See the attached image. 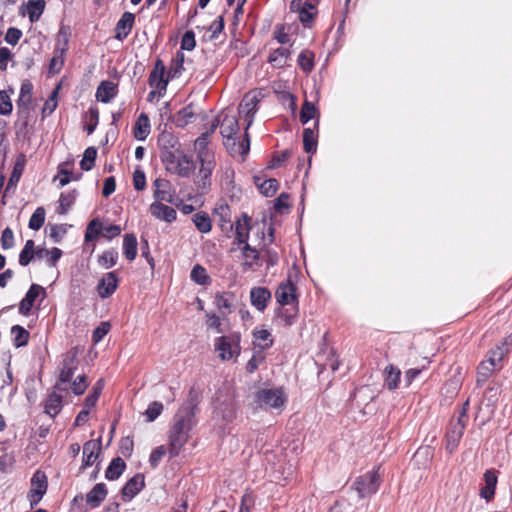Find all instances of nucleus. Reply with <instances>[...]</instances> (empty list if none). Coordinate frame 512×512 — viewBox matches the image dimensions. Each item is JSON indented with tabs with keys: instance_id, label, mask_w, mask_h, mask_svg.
Segmentation results:
<instances>
[{
	"instance_id": "f257e3e1",
	"label": "nucleus",
	"mask_w": 512,
	"mask_h": 512,
	"mask_svg": "<svg viewBox=\"0 0 512 512\" xmlns=\"http://www.w3.org/2000/svg\"><path fill=\"white\" fill-rule=\"evenodd\" d=\"M192 412L178 410L173 417V424L169 430L170 457L179 455L182 447L188 442L189 433L193 426Z\"/></svg>"
},
{
	"instance_id": "f03ea898",
	"label": "nucleus",
	"mask_w": 512,
	"mask_h": 512,
	"mask_svg": "<svg viewBox=\"0 0 512 512\" xmlns=\"http://www.w3.org/2000/svg\"><path fill=\"white\" fill-rule=\"evenodd\" d=\"M380 466L374 467L371 471L357 477L353 483V489L359 498L370 497L375 494L381 483Z\"/></svg>"
},
{
	"instance_id": "7ed1b4c3",
	"label": "nucleus",
	"mask_w": 512,
	"mask_h": 512,
	"mask_svg": "<svg viewBox=\"0 0 512 512\" xmlns=\"http://www.w3.org/2000/svg\"><path fill=\"white\" fill-rule=\"evenodd\" d=\"M214 120H218L220 126V133L224 139V145L226 149L229 151L231 155L236 153V139L234 135L239 131V123L236 115L229 113H222L218 118Z\"/></svg>"
},
{
	"instance_id": "20e7f679",
	"label": "nucleus",
	"mask_w": 512,
	"mask_h": 512,
	"mask_svg": "<svg viewBox=\"0 0 512 512\" xmlns=\"http://www.w3.org/2000/svg\"><path fill=\"white\" fill-rule=\"evenodd\" d=\"M287 401V397L281 388H267L257 391L255 402L261 409H280L282 410Z\"/></svg>"
},
{
	"instance_id": "39448f33",
	"label": "nucleus",
	"mask_w": 512,
	"mask_h": 512,
	"mask_svg": "<svg viewBox=\"0 0 512 512\" xmlns=\"http://www.w3.org/2000/svg\"><path fill=\"white\" fill-rule=\"evenodd\" d=\"M215 349L222 360H230L240 354V335L231 334L218 337L215 341Z\"/></svg>"
},
{
	"instance_id": "423d86ee",
	"label": "nucleus",
	"mask_w": 512,
	"mask_h": 512,
	"mask_svg": "<svg viewBox=\"0 0 512 512\" xmlns=\"http://www.w3.org/2000/svg\"><path fill=\"white\" fill-rule=\"evenodd\" d=\"M47 476L44 472L37 470L31 478V489L29 499L31 507L37 505L47 491Z\"/></svg>"
},
{
	"instance_id": "0eeeda50",
	"label": "nucleus",
	"mask_w": 512,
	"mask_h": 512,
	"mask_svg": "<svg viewBox=\"0 0 512 512\" xmlns=\"http://www.w3.org/2000/svg\"><path fill=\"white\" fill-rule=\"evenodd\" d=\"M258 102V95L254 92H249L245 94L239 105V115L243 117L246 122V130H248L253 123L254 115L257 112Z\"/></svg>"
},
{
	"instance_id": "6e6552de",
	"label": "nucleus",
	"mask_w": 512,
	"mask_h": 512,
	"mask_svg": "<svg viewBox=\"0 0 512 512\" xmlns=\"http://www.w3.org/2000/svg\"><path fill=\"white\" fill-rule=\"evenodd\" d=\"M200 168L195 179V184L199 189L206 190L211 185V175L215 168V157L198 159Z\"/></svg>"
},
{
	"instance_id": "1a4fd4ad",
	"label": "nucleus",
	"mask_w": 512,
	"mask_h": 512,
	"mask_svg": "<svg viewBox=\"0 0 512 512\" xmlns=\"http://www.w3.org/2000/svg\"><path fill=\"white\" fill-rule=\"evenodd\" d=\"M77 369V362H76V353L75 352H68L63 360L62 363V369L59 375V382H57L54 386V389L56 390H64L61 388L60 383H68L71 381L75 370Z\"/></svg>"
},
{
	"instance_id": "9d476101",
	"label": "nucleus",
	"mask_w": 512,
	"mask_h": 512,
	"mask_svg": "<svg viewBox=\"0 0 512 512\" xmlns=\"http://www.w3.org/2000/svg\"><path fill=\"white\" fill-rule=\"evenodd\" d=\"M145 487V477L141 473L131 477L121 489V497L124 502L131 501Z\"/></svg>"
},
{
	"instance_id": "9b49d317",
	"label": "nucleus",
	"mask_w": 512,
	"mask_h": 512,
	"mask_svg": "<svg viewBox=\"0 0 512 512\" xmlns=\"http://www.w3.org/2000/svg\"><path fill=\"white\" fill-rule=\"evenodd\" d=\"M195 170V163L191 156L183 153L177 161L166 171L179 177H190Z\"/></svg>"
},
{
	"instance_id": "f8f14e48",
	"label": "nucleus",
	"mask_w": 512,
	"mask_h": 512,
	"mask_svg": "<svg viewBox=\"0 0 512 512\" xmlns=\"http://www.w3.org/2000/svg\"><path fill=\"white\" fill-rule=\"evenodd\" d=\"M219 121L213 120L209 130L202 133L195 140V149L197 150V159L214 157V153L208 149L209 137L215 132Z\"/></svg>"
},
{
	"instance_id": "ddd939ff",
	"label": "nucleus",
	"mask_w": 512,
	"mask_h": 512,
	"mask_svg": "<svg viewBox=\"0 0 512 512\" xmlns=\"http://www.w3.org/2000/svg\"><path fill=\"white\" fill-rule=\"evenodd\" d=\"M152 187L155 201L173 203L174 194L171 191V183L169 180L156 178L152 183Z\"/></svg>"
},
{
	"instance_id": "4468645a",
	"label": "nucleus",
	"mask_w": 512,
	"mask_h": 512,
	"mask_svg": "<svg viewBox=\"0 0 512 512\" xmlns=\"http://www.w3.org/2000/svg\"><path fill=\"white\" fill-rule=\"evenodd\" d=\"M33 85L29 80L22 82L19 97L16 101L17 112L19 115H27L32 103Z\"/></svg>"
},
{
	"instance_id": "2eb2a0df",
	"label": "nucleus",
	"mask_w": 512,
	"mask_h": 512,
	"mask_svg": "<svg viewBox=\"0 0 512 512\" xmlns=\"http://www.w3.org/2000/svg\"><path fill=\"white\" fill-rule=\"evenodd\" d=\"M119 279L115 272L106 273L98 282L97 292L100 298L110 297L117 289Z\"/></svg>"
},
{
	"instance_id": "dca6fc26",
	"label": "nucleus",
	"mask_w": 512,
	"mask_h": 512,
	"mask_svg": "<svg viewBox=\"0 0 512 512\" xmlns=\"http://www.w3.org/2000/svg\"><path fill=\"white\" fill-rule=\"evenodd\" d=\"M165 65L162 60L157 59L152 72L149 75V85L161 91H166L168 80L165 79Z\"/></svg>"
},
{
	"instance_id": "f3484780",
	"label": "nucleus",
	"mask_w": 512,
	"mask_h": 512,
	"mask_svg": "<svg viewBox=\"0 0 512 512\" xmlns=\"http://www.w3.org/2000/svg\"><path fill=\"white\" fill-rule=\"evenodd\" d=\"M43 293L45 296V289L38 285V284H32L28 291L25 294V297L20 301L19 304V313L28 316L31 312V309L34 305V302L36 298L39 296L40 293Z\"/></svg>"
},
{
	"instance_id": "a211bd4d",
	"label": "nucleus",
	"mask_w": 512,
	"mask_h": 512,
	"mask_svg": "<svg viewBox=\"0 0 512 512\" xmlns=\"http://www.w3.org/2000/svg\"><path fill=\"white\" fill-rule=\"evenodd\" d=\"M150 213L156 219L171 223L176 220L177 212L174 208L163 204V202L154 201L149 207Z\"/></svg>"
},
{
	"instance_id": "6ab92c4d",
	"label": "nucleus",
	"mask_w": 512,
	"mask_h": 512,
	"mask_svg": "<svg viewBox=\"0 0 512 512\" xmlns=\"http://www.w3.org/2000/svg\"><path fill=\"white\" fill-rule=\"evenodd\" d=\"M271 297V292L266 287H253L250 291L251 304L261 312L266 309Z\"/></svg>"
},
{
	"instance_id": "aec40b11",
	"label": "nucleus",
	"mask_w": 512,
	"mask_h": 512,
	"mask_svg": "<svg viewBox=\"0 0 512 512\" xmlns=\"http://www.w3.org/2000/svg\"><path fill=\"white\" fill-rule=\"evenodd\" d=\"M135 21V16L131 12H124L118 20L115 27V38L123 41L130 34Z\"/></svg>"
},
{
	"instance_id": "412c9836",
	"label": "nucleus",
	"mask_w": 512,
	"mask_h": 512,
	"mask_svg": "<svg viewBox=\"0 0 512 512\" xmlns=\"http://www.w3.org/2000/svg\"><path fill=\"white\" fill-rule=\"evenodd\" d=\"M251 230V218L247 214H243L242 218L236 222L235 225V240L238 245L248 244V239Z\"/></svg>"
},
{
	"instance_id": "4be33fe9",
	"label": "nucleus",
	"mask_w": 512,
	"mask_h": 512,
	"mask_svg": "<svg viewBox=\"0 0 512 512\" xmlns=\"http://www.w3.org/2000/svg\"><path fill=\"white\" fill-rule=\"evenodd\" d=\"M295 291L296 287L290 280L281 283L275 293L277 302L280 305L292 303L296 298Z\"/></svg>"
},
{
	"instance_id": "5701e85b",
	"label": "nucleus",
	"mask_w": 512,
	"mask_h": 512,
	"mask_svg": "<svg viewBox=\"0 0 512 512\" xmlns=\"http://www.w3.org/2000/svg\"><path fill=\"white\" fill-rule=\"evenodd\" d=\"M108 494L107 487L104 483H97L91 491L86 494V503L91 508H97L105 500Z\"/></svg>"
},
{
	"instance_id": "b1692460",
	"label": "nucleus",
	"mask_w": 512,
	"mask_h": 512,
	"mask_svg": "<svg viewBox=\"0 0 512 512\" xmlns=\"http://www.w3.org/2000/svg\"><path fill=\"white\" fill-rule=\"evenodd\" d=\"M498 482L494 470H486L484 473V486L480 489V496L489 501L494 497L496 485Z\"/></svg>"
},
{
	"instance_id": "393cba45",
	"label": "nucleus",
	"mask_w": 512,
	"mask_h": 512,
	"mask_svg": "<svg viewBox=\"0 0 512 512\" xmlns=\"http://www.w3.org/2000/svg\"><path fill=\"white\" fill-rule=\"evenodd\" d=\"M384 387L393 391L398 388L401 380V370L393 364L385 367L383 371Z\"/></svg>"
},
{
	"instance_id": "a878e982",
	"label": "nucleus",
	"mask_w": 512,
	"mask_h": 512,
	"mask_svg": "<svg viewBox=\"0 0 512 512\" xmlns=\"http://www.w3.org/2000/svg\"><path fill=\"white\" fill-rule=\"evenodd\" d=\"M117 94V86L112 81H102L96 91V99L102 103L110 102Z\"/></svg>"
},
{
	"instance_id": "bb28decb",
	"label": "nucleus",
	"mask_w": 512,
	"mask_h": 512,
	"mask_svg": "<svg viewBox=\"0 0 512 512\" xmlns=\"http://www.w3.org/2000/svg\"><path fill=\"white\" fill-rule=\"evenodd\" d=\"M465 430L464 424L460 425H452L451 428L448 430L446 434V449L449 451V453L454 452V450L459 445V442L463 436Z\"/></svg>"
},
{
	"instance_id": "cd10ccee",
	"label": "nucleus",
	"mask_w": 512,
	"mask_h": 512,
	"mask_svg": "<svg viewBox=\"0 0 512 512\" xmlns=\"http://www.w3.org/2000/svg\"><path fill=\"white\" fill-rule=\"evenodd\" d=\"M126 469V463L121 457H115L109 463L106 471L105 478L109 481H114L120 478Z\"/></svg>"
},
{
	"instance_id": "c85d7f7f",
	"label": "nucleus",
	"mask_w": 512,
	"mask_h": 512,
	"mask_svg": "<svg viewBox=\"0 0 512 512\" xmlns=\"http://www.w3.org/2000/svg\"><path fill=\"white\" fill-rule=\"evenodd\" d=\"M241 251L244 258L242 264L244 270H251L254 269L255 266H259V252L257 249L246 244L242 246Z\"/></svg>"
},
{
	"instance_id": "c756f323",
	"label": "nucleus",
	"mask_w": 512,
	"mask_h": 512,
	"mask_svg": "<svg viewBox=\"0 0 512 512\" xmlns=\"http://www.w3.org/2000/svg\"><path fill=\"white\" fill-rule=\"evenodd\" d=\"M158 146L160 152L180 149L178 138L171 132L164 131L158 137Z\"/></svg>"
},
{
	"instance_id": "7c9ffc66",
	"label": "nucleus",
	"mask_w": 512,
	"mask_h": 512,
	"mask_svg": "<svg viewBox=\"0 0 512 512\" xmlns=\"http://www.w3.org/2000/svg\"><path fill=\"white\" fill-rule=\"evenodd\" d=\"M512 349V334L503 338L493 348L489 350L492 356L496 357L497 360L502 361Z\"/></svg>"
},
{
	"instance_id": "2f4dec72",
	"label": "nucleus",
	"mask_w": 512,
	"mask_h": 512,
	"mask_svg": "<svg viewBox=\"0 0 512 512\" xmlns=\"http://www.w3.org/2000/svg\"><path fill=\"white\" fill-rule=\"evenodd\" d=\"M137 239L133 233L125 234L123 237V254L127 260L133 261L137 256Z\"/></svg>"
},
{
	"instance_id": "473e14b6",
	"label": "nucleus",
	"mask_w": 512,
	"mask_h": 512,
	"mask_svg": "<svg viewBox=\"0 0 512 512\" xmlns=\"http://www.w3.org/2000/svg\"><path fill=\"white\" fill-rule=\"evenodd\" d=\"M150 133V123H149V118L146 114L142 113L136 123H135V127H134V137L137 139V140H140V141H143L147 138V136L149 135Z\"/></svg>"
},
{
	"instance_id": "72a5a7b5",
	"label": "nucleus",
	"mask_w": 512,
	"mask_h": 512,
	"mask_svg": "<svg viewBox=\"0 0 512 512\" xmlns=\"http://www.w3.org/2000/svg\"><path fill=\"white\" fill-rule=\"evenodd\" d=\"M45 413L52 418L58 415L62 409V396L55 392L48 395L45 401Z\"/></svg>"
},
{
	"instance_id": "f704fd0d",
	"label": "nucleus",
	"mask_w": 512,
	"mask_h": 512,
	"mask_svg": "<svg viewBox=\"0 0 512 512\" xmlns=\"http://www.w3.org/2000/svg\"><path fill=\"white\" fill-rule=\"evenodd\" d=\"M77 195L78 193L76 190L61 193L57 212L61 215L67 214L69 209L75 203Z\"/></svg>"
},
{
	"instance_id": "c9c22d12",
	"label": "nucleus",
	"mask_w": 512,
	"mask_h": 512,
	"mask_svg": "<svg viewBox=\"0 0 512 512\" xmlns=\"http://www.w3.org/2000/svg\"><path fill=\"white\" fill-rule=\"evenodd\" d=\"M290 55V50L285 47H279L273 50L268 56V62L274 67H283Z\"/></svg>"
},
{
	"instance_id": "e433bc0d",
	"label": "nucleus",
	"mask_w": 512,
	"mask_h": 512,
	"mask_svg": "<svg viewBox=\"0 0 512 512\" xmlns=\"http://www.w3.org/2000/svg\"><path fill=\"white\" fill-rule=\"evenodd\" d=\"M46 3L44 0H29L27 3L28 17L30 22L34 23L39 20L45 10Z\"/></svg>"
},
{
	"instance_id": "4c0bfd02",
	"label": "nucleus",
	"mask_w": 512,
	"mask_h": 512,
	"mask_svg": "<svg viewBox=\"0 0 512 512\" xmlns=\"http://www.w3.org/2000/svg\"><path fill=\"white\" fill-rule=\"evenodd\" d=\"M192 220L199 232L208 233L211 231V220L206 212H197L193 215Z\"/></svg>"
},
{
	"instance_id": "58836bf2",
	"label": "nucleus",
	"mask_w": 512,
	"mask_h": 512,
	"mask_svg": "<svg viewBox=\"0 0 512 512\" xmlns=\"http://www.w3.org/2000/svg\"><path fill=\"white\" fill-rule=\"evenodd\" d=\"M190 278L199 285H208L211 283V277L208 275L206 269L200 264H196L192 268Z\"/></svg>"
},
{
	"instance_id": "ea45409f",
	"label": "nucleus",
	"mask_w": 512,
	"mask_h": 512,
	"mask_svg": "<svg viewBox=\"0 0 512 512\" xmlns=\"http://www.w3.org/2000/svg\"><path fill=\"white\" fill-rule=\"evenodd\" d=\"M201 394L198 390L192 387L189 391V397L186 404L182 405L179 410H185L186 412H192V418H194L197 410V406L200 403Z\"/></svg>"
},
{
	"instance_id": "a19ab883",
	"label": "nucleus",
	"mask_w": 512,
	"mask_h": 512,
	"mask_svg": "<svg viewBox=\"0 0 512 512\" xmlns=\"http://www.w3.org/2000/svg\"><path fill=\"white\" fill-rule=\"evenodd\" d=\"M96 157L97 149L95 147L90 146L86 148L80 162L81 169L84 171H90L95 165Z\"/></svg>"
},
{
	"instance_id": "79ce46f5",
	"label": "nucleus",
	"mask_w": 512,
	"mask_h": 512,
	"mask_svg": "<svg viewBox=\"0 0 512 512\" xmlns=\"http://www.w3.org/2000/svg\"><path fill=\"white\" fill-rule=\"evenodd\" d=\"M184 54L181 51L176 53L169 67L168 76L171 78L179 77L184 70Z\"/></svg>"
},
{
	"instance_id": "37998d69",
	"label": "nucleus",
	"mask_w": 512,
	"mask_h": 512,
	"mask_svg": "<svg viewBox=\"0 0 512 512\" xmlns=\"http://www.w3.org/2000/svg\"><path fill=\"white\" fill-rule=\"evenodd\" d=\"M11 333L14 335V345L19 348L27 345L29 340V332L20 325H14L11 328Z\"/></svg>"
},
{
	"instance_id": "c03bdc74",
	"label": "nucleus",
	"mask_w": 512,
	"mask_h": 512,
	"mask_svg": "<svg viewBox=\"0 0 512 512\" xmlns=\"http://www.w3.org/2000/svg\"><path fill=\"white\" fill-rule=\"evenodd\" d=\"M103 380H98L92 388V391L85 398L84 407L91 409L94 407L100 397V394L103 389Z\"/></svg>"
},
{
	"instance_id": "a18cd8bd",
	"label": "nucleus",
	"mask_w": 512,
	"mask_h": 512,
	"mask_svg": "<svg viewBox=\"0 0 512 512\" xmlns=\"http://www.w3.org/2000/svg\"><path fill=\"white\" fill-rule=\"evenodd\" d=\"M118 260V252L114 249L104 251L98 258V263L108 269L113 267Z\"/></svg>"
},
{
	"instance_id": "49530a36",
	"label": "nucleus",
	"mask_w": 512,
	"mask_h": 512,
	"mask_svg": "<svg viewBox=\"0 0 512 512\" xmlns=\"http://www.w3.org/2000/svg\"><path fill=\"white\" fill-rule=\"evenodd\" d=\"M303 144L304 150L307 153H313L317 148V140L315 137L314 130L311 128H305L303 131Z\"/></svg>"
},
{
	"instance_id": "de8ad7c7",
	"label": "nucleus",
	"mask_w": 512,
	"mask_h": 512,
	"mask_svg": "<svg viewBox=\"0 0 512 512\" xmlns=\"http://www.w3.org/2000/svg\"><path fill=\"white\" fill-rule=\"evenodd\" d=\"M313 59L314 54L308 50H304L298 56V65L304 72H311L314 68Z\"/></svg>"
},
{
	"instance_id": "09e8293b",
	"label": "nucleus",
	"mask_w": 512,
	"mask_h": 512,
	"mask_svg": "<svg viewBox=\"0 0 512 512\" xmlns=\"http://www.w3.org/2000/svg\"><path fill=\"white\" fill-rule=\"evenodd\" d=\"M317 109L315 105L310 101H304L300 111V122L302 124L308 123L316 115Z\"/></svg>"
},
{
	"instance_id": "8fccbe9b",
	"label": "nucleus",
	"mask_w": 512,
	"mask_h": 512,
	"mask_svg": "<svg viewBox=\"0 0 512 512\" xmlns=\"http://www.w3.org/2000/svg\"><path fill=\"white\" fill-rule=\"evenodd\" d=\"M258 189L261 194H263L266 197L272 196L276 193L279 183L276 179L270 178L267 180H264L262 183L258 184Z\"/></svg>"
},
{
	"instance_id": "3c124183",
	"label": "nucleus",
	"mask_w": 512,
	"mask_h": 512,
	"mask_svg": "<svg viewBox=\"0 0 512 512\" xmlns=\"http://www.w3.org/2000/svg\"><path fill=\"white\" fill-rule=\"evenodd\" d=\"M45 214V209L43 207H38L30 217L28 224L29 228L35 231L39 230L44 224Z\"/></svg>"
},
{
	"instance_id": "603ef678",
	"label": "nucleus",
	"mask_w": 512,
	"mask_h": 512,
	"mask_svg": "<svg viewBox=\"0 0 512 512\" xmlns=\"http://www.w3.org/2000/svg\"><path fill=\"white\" fill-rule=\"evenodd\" d=\"M183 153L184 152L181 149H176V151L169 150L160 152V159L165 167V170L171 167Z\"/></svg>"
},
{
	"instance_id": "864d4df0",
	"label": "nucleus",
	"mask_w": 512,
	"mask_h": 512,
	"mask_svg": "<svg viewBox=\"0 0 512 512\" xmlns=\"http://www.w3.org/2000/svg\"><path fill=\"white\" fill-rule=\"evenodd\" d=\"M101 235V222L99 219H93L87 225L85 231V241L89 242L95 240L98 236Z\"/></svg>"
},
{
	"instance_id": "5fc2aeb1",
	"label": "nucleus",
	"mask_w": 512,
	"mask_h": 512,
	"mask_svg": "<svg viewBox=\"0 0 512 512\" xmlns=\"http://www.w3.org/2000/svg\"><path fill=\"white\" fill-rule=\"evenodd\" d=\"M193 117H194V113H193L191 106L189 105V106L182 108L178 112V115L175 119V123L178 127H185L186 125H188L191 122Z\"/></svg>"
},
{
	"instance_id": "6e6d98bb",
	"label": "nucleus",
	"mask_w": 512,
	"mask_h": 512,
	"mask_svg": "<svg viewBox=\"0 0 512 512\" xmlns=\"http://www.w3.org/2000/svg\"><path fill=\"white\" fill-rule=\"evenodd\" d=\"M253 335L255 339L259 341L258 345L262 349H267L272 346L273 339L271 338V333L268 330H256L253 332Z\"/></svg>"
},
{
	"instance_id": "4d7b16f0",
	"label": "nucleus",
	"mask_w": 512,
	"mask_h": 512,
	"mask_svg": "<svg viewBox=\"0 0 512 512\" xmlns=\"http://www.w3.org/2000/svg\"><path fill=\"white\" fill-rule=\"evenodd\" d=\"M231 297H232V295H229L227 293H222V294H217L216 295L215 304H216L217 308L220 311H222L223 313H225V312L230 313L231 312V307H232V303H231V300H230Z\"/></svg>"
},
{
	"instance_id": "13d9d810",
	"label": "nucleus",
	"mask_w": 512,
	"mask_h": 512,
	"mask_svg": "<svg viewBox=\"0 0 512 512\" xmlns=\"http://www.w3.org/2000/svg\"><path fill=\"white\" fill-rule=\"evenodd\" d=\"M13 105L8 93L4 90L0 91V115L7 116L12 113Z\"/></svg>"
},
{
	"instance_id": "bf43d9fd",
	"label": "nucleus",
	"mask_w": 512,
	"mask_h": 512,
	"mask_svg": "<svg viewBox=\"0 0 512 512\" xmlns=\"http://www.w3.org/2000/svg\"><path fill=\"white\" fill-rule=\"evenodd\" d=\"M163 411V404L158 401H154L149 404L145 411V416L148 422H153Z\"/></svg>"
},
{
	"instance_id": "052dcab7",
	"label": "nucleus",
	"mask_w": 512,
	"mask_h": 512,
	"mask_svg": "<svg viewBox=\"0 0 512 512\" xmlns=\"http://www.w3.org/2000/svg\"><path fill=\"white\" fill-rule=\"evenodd\" d=\"M495 370H493L488 365L484 363H480L477 370V385L482 386L488 380V378L493 374Z\"/></svg>"
},
{
	"instance_id": "680f3d73",
	"label": "nucleus",
	"mask_w": 512,
	"mask_h": 512,
	"mask_svg": "<svg viewBox=\"0 0 512 512\" xmlns=\"http://www.w3.org/2000/svg\"><path fill=\"white\" fill-rule=\"evenodd\" d=\"M69 37H70V28L68 26H62L58 32V45H60L61 42L62 46H58V49L61 51V56L68 50V43H69Z\"/></svg>"
},
{
	"instance_id": "e2e57ef3",
	"label": "nucleus",
	"mask_w": 512,
	"mask_h": 512,
	"mask_svg": "<svg viewBox=\"0 0 512 512\" xmlns=\"http://www.w3.org/2000/svg\"><path fill=\"white\" fill-rule=\"evenodd\" d=\"M133 186L137 191H143L146 188V176L140 168H136L133 173Z\"/></svg>"
},
{
	"instance_id": "0e129e2a",
	"label": "nucleus",
	"mask_w": 512,
	"mask_h": 512,
	"mask_svg": "<svg viewBox=\"0 0 512 512\" xmlns=\"http://www.w3.org/2000/svg\"><path fill=\"white\" fill-rule=\"evenodd\" d=\"M88 118L90 123L86 126V131L90 135L95 131L99 122V111L97 107L89 108Z\"/></svg>"
},
{
	"instance_id": "69168bd1",
	"label": "nucleus",
	"mask_w": 512,
	"mask_h": 512,
	"mask_svg": "<svg viewBox=\"0 0 512 512\" xmlns=\"http://www.w3.org/2000/svg\"><path fill=\"white\" fill-rule=\"evenodd\" d=\"M195 34L192 30H188L184 33L181 39V49L191 51L195 48Z\"/></svg>"
},
{
	"instance_id": "338daca9",
	"label": "nucleus",
	"mask_w": 512,
	"mask_h": 512,
	"mask_svg": "<svg viewBox=\"0 0 512 512\" xmlns=\"http://www.w3.org/2000/svg\"><path fill=\"white\" fill-rule=\"evenodd\" d=\"M111 325L109 322H101L98 327L95 328L92 334V339L95 343L100 342L104 336L110 331Z\"/></svg>"
},
{
	"instance_id": "774afa93",
	"label": "nucleus",
	"mask_w": 512,
	"mask_h": 512,
	"mask_svg": "<svg viewBox=\"0 0 512 512\" xmlns=\"http://www.w3.org/2000/svg\"><path fill=\"white\" fill-rule=\"evenodd\" d=\"M88 387L85 375H79L72 382L71 388L75 395H82Z\"/></svg>"
}]
</instances>
